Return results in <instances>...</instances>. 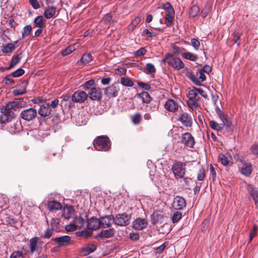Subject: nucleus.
Returning a JSON list of instances; mask_svg holds the SVG:
<instances>
[{
    "label": "nucleus",
    "instance_id": "obj_1",
    "mask_svg": "<svg viewBox=\"0 0 258 258\" xmlns=\"http://www.w3.org/2000/svg\"><path fill=\"white\" fill-rule=\"evenodd\" d=\"M186 164L185 162L175 160L172 165L171 170L176 180L183 178L186 172Z\"/></svg>",
    "mask_w": 258,
    "mask_h": 258
},
{
    "label": "nucleus",
    "instance_id": "obj_2",
    "mask_svg": "<svg viewBox=\"0 0 258 258\" xmlns=\"http://www.w3.org/2000/svg\"><path fill=\"white\" fill-rule=\"evenodd\" d=\"M94 146L97 151H108L111 148V142L109 139L104 136L98 137L93 142Z\"/></svg>",
    "mask_w": 258,
    "mask_h": 258
},
{
    "label": "nucleus",
    "instance_id": "obj_3",
    "mask_svg": "<svg viewBox=\"0 0 258 258\" xmlns=\"http://www.w3.org/2000/svg\"><path fill=\"white\" fill-rule=\"evenodd\" d=\"M188 106L192 109H195L200 105V98L196 90V87L189 90L187 94Z\"/></svg>",
    "mask_w": 258,
    "mask_h": 258
},
{
    "label": "nucleus",
    "instance_id": "obj_4",
    "mask_svg": "<svg viewBox=\"0 0 258 258\" xmlns=\"http://www.w3.org/2000/svg\"><path fill=\"white\" fill-rule=\"evenodd\" d=\"M37 110L34 108H29L22 110L20 117L24 120L30 121L33 120L37 116Z\"/></svg>",
    "mask_w": 258,
    "mask_h": 258
},
{
    "label": "nucleus",
    "instance_id": "obj_5",
    "mask_svg": "<svg viewBox=\"0 0 258 258\" xmlns=\"http://www.w3.org/2000/svg\"><path fill=\"white\" fill-rule=\"evenodd\" d=\"M52 240L57 244V247H64L72 244V240L69 235H63L60 237L52 238Z\"/></svg>",
    "mask_w": 258,
    "mask_h": 258
},
{
    "label": "nucleus",
    "instance_id": "obj_6",
    "mask_svg": "<svg viewBox=\"0 0 258 258\" xmlns=\"http://www.w3.org/2000/svg\"><path fill=\"white\" fill-rule=\"evenodd\" d=\"M120 91L117 84H113L106 87L104 90V94L109 98H114L117 96Z\"/></svg>",
    "mask_w": 258,
    "mask_h": 258
},
{
    "label": "nucleus",
    "instance_id": "obj_7",
    "mask_svg": "<svg viewBox=\"0 0 258 258\" xmlns=\"http://www.w3.org/2000/svg\"><path fill=\"white\" fill-rule=\"evenodd\" d=\"M169 66L175 70H179L184 67V64L179 57L174 56L171 53L170 60H169Z\"/></svg>",
    "mask_w": 258,
    "mask_h": 258
},
{
    "label": "nucleus",
    "instance_id": "obj_8",
    "mask_svg": "<svg viewBox=\"0 0 258 258\" xmlns=\"http://www.w3.org/2000/svg\"><path fill=\"white\" fill-rule=\"evenodd\" d=\"M113 222L116 225L125 226L129 223V217L126 214H118L115 218L113 217Z\"/></svg>",
    "mask_w": 258,
    "mask_h": 258
},
{
    "label": "nucleus",
    "instance_id": "obj_9",
    "mask_svg": "<svg viewBox=\"0 0 258 258\" xmlns=\"http://www.w3.org/2000/svg\"><path fill=\"white\" fill-rule=\"evenodd\" d=\"M88 97V94L83 91H76L72 97V100L76 103H81L84 102Z\"/></svg>",
    "mask_w": 258,
    "mask_h": 258
},
{
    "label": "nucleus",
    "instance_id": "obj_10",
    "mask_svg": "<svg viewBox=\"0 0 258 258\" xmlns=\"http://www.w3.org/2000/svg\"><path fill=\"white\" fill-rule=\"evenodd\" d=\"M181 142L188 148H192L195 143L194 137L189 133H185L182 135Z\"/></svg>",
    "mask_w": 258,
    "mask_h": 258
},
{
    "label": "nucleus",
    "instance_id": "obj_11",
    "mask_svg": "<svg viewBox=\"0 0 258 258\" xmlns=\"http://www.w3.org/2000/svg\"><path fill=\"white\" fill-rule=\"evenodd\" d=\"M88 97L92 100H100L102 97L101 89L99 87H92L89 91Z\"/></svg>",
    "mask_w": 258,
    "mask_h": 258
},
{
    "label": "nucleus",
    "instance_id": "obj_12",
    "mask_svg": "<svg viewBox=\"0 0 258 258\" xmlns=\"http://www.w3.org/2000/svg\"><path fill=\"white\" fill-rule=\"evenodd\" d=\"M232 156L229 153L225 154H220L218 155V161L224 166H231L232 164Z\"/></svg>",
    "mask_w": 258,
    "mask_h": 258
},
{
    "label": "nucleus",
    "instance_id": "obj_13",
    "mask_svg": "<svg viewBox=\"0 0 258 258\" xmlns=\"http://www.w3.org/2000/svg\"><path fill=\"white\" fill-rule=\"evenodd\" d=\"M179 107V105L177 101L169 99L165 103L164 107L168 111L175 112L177 111Z\"/></svg>",
    "mask_w": 258,
    "mask_h": 258
},
{
    "label": "nucleus",
    "instance_id": "obj_14",
    "mask_svg": "<svg viewBox=\"0 0 258 258\" xmlns=\"http://www.w3.org/2000/svg\"><path fill=\"white\" fill-rule=\"evenodd\" d=\"M186 204L185 199L180 196L175 197L172 203V207L177 210H182L186 207Z\"/></svg>",
    "mask_w": 258,
    "mask_h": 258
},
{
    "label": "nucleus",
    "instance_id": "obj_15",
    "mask_svg": "<svg viewBox=\"0 0 258 258\" xmlns=\"http://www.w3.org/2000/svg\"><path fill=\"white\" fill-rule=\"evenodd\" d=\"M100 227L108 228L111 226V223L113 222V216L112 215L103 216L99 219Z\"/></svg>",
    "mask_w": 258,
    "mask_h": 258
},
{
    "label": "nucleus",
    "instance_id": "obj_16",
    "mask_svg": "<svg viewBox=\"0 0 258 258\" xmlns=\"http://www.w3.org/2000/svg\"><path fill=\"white\" fill-rule=\"evenodd\" d=\"M147 225L148 222L146 219L138 218L134 221L133 227L134 229L137 230H142L145 228L147 226Z\"/></svg>",
    "mask_w": 258,
    "mask_h": 258
},
{
    "label": "nucleus",
    "instance_id": "obj_17",
    "mask_svg": "<svg viewBox=\"0 0 258 258\" xmlns=\"http://www.w3.org/2000/svg\"><path fill=\"white\" fill-rule=\"evenodd\" d=\"M178 120L181 122L186 127L191 126V117L186 112L180 113Z\"/></svg>",
    "mask_w": 258,
    "mask_h": 258
},
{
    "label": "nucleus",
    "instance_id": "obj_18",
    "mask_svg": "<svg viewBox=\"0 0 258 258\" xmlns=\"http://www.w3.org/2000/svg\"><path fill=\"white\" fill-rule=\"evenodd\" d=\"M100 227L99 219L91 217L88 220L87 227L89 230H96Z\"/></svg>",
    "mask_w": 258,
    "mask_h": 258
},
{
    "label": "nucleus",
    "instance_id": "obj_19",
    "mask_svg": "<svg viewBox=\"0 0 258 258\" xmlns=\"http://www.w3.org/2000/svg\"><path fill=\"white\" fill-rule=\"evenodd\" d=\"M247 189L249 195L252 197L255 205L258 208V190L251 184H248Z\"/></svg>",
    "mask_w": 258,
    "mask_h": 258
},
{
    "label": "nucleus",
    "instance_id": "obj_20",
    "mask_svg": "<svg viewBox=\"0 0 258 258\" xmlns=\"http://www.w3.org/2000/svg\"><path fill=\"white\" fill-rule=\"evenodd\" d=\"M239 170L242 174L248 176L252 172V166L249 163H243L242 166L239 167Z\"/></svg>",
    "mask_w": 258,
    "mask_h": 258
},
{
    "label": "nucleus",
    "instance_id": "obj_21",
    "mask_svg": "<svg viewBox=\"0 0 258 258\" xmlns=\"http://www.w3.org/2000/svg\"><path fill=\"white\" fill-rule=\"evenodd\" d=\"M51 111V110L49 108V103H46L40 106L38 110V113L42 117H46L50 114Z\"/></svg>",
    "mask_w": 258,
    "mask_h": 258
},
{
    "label": "nucleus",
    "instance_id": "obj_22",
    "mask_svg": "<svg viewBox=\"0 0 258 258\" xmlns=\"http://www.w3.org/2000/svg\"><path fill=\"white\" fill-rule=\"evenodd\" d=\"M114 234V230L113 228L103 230L97 235V237L101 238H109L112 237Z\"/></svg>",
    "mask_w": 258,
    "mask_h": 258
},
{
    "label": "nucleus",
    "instance_id": "obj_23",
    "mask_svg": "<svg viewBox=\"0 0 258 258\" xmlns=\"http://www.w3.org/2000/svg\"><path fill=\"white\" fill-rule=\"evenodd\" d=\"M74 209L72 206H67L62 209V216L66 219H70L74 213Z\"/></svg>",
    "mask_w": 258,
    "mask_h": 258
},
{
    "label": "nucleus",
    "instance_id": "obj_24",
    "mask_svg": "<svg viewBox=\"0 0 258 258\" xmlns=\"http://www.w3.org/2000/svg\"><path fill=\"white\" fill-rule=\"evenodd\" d=\"M47 208L50 211L52 212L61 209L62 206L59 202L54 200L48 202Z\"/></svg>",
    "mask_w": 258,
    "mask_h": 258
},
{
    "label": "nucleus",
    "instance_id": "obj_25",
    "mask_svg": "<svg viewBox=\"0 0 258 258\" xmlns=\"http://www.w3.org/2000/svg\"><path fill=\"white\" fill-rule=\"evenodd\" d=\"M56 8L54 7H48V8L45 9L44 12V16L47 19H50L54 16L56 13Z\"/></svg>",
    "mask_w": 258,
    "mask_h": 258
},
{
    "label": "nucleus",
    "instance_id": "obj_26",
    "mask_svg": "<svg viewBox=\"0 0 258 258\" xmlns=\"http://www.w3.org/2000/svg\"><path fill=\"white\" fill-rule=\"evenodd\" d=\"M38 242V237H34L30 239L29 247L31 253H33L37 250Z\"/></svg>",
    "mask_w": 258,
    "mask_h": 258
},
{
    "label": "nucleus",
    "instance_id": "obj_27",
    "mask_svg": "<svg viewBox=\"0 0 258 258\" xmlns=\"http://www.w3.org/2000/svg\"><path fill=\"white\" fill-rule=\"evenodd\" d=\"M186 76L194 83L195 84H196L197 86H201L202 84H201L200 81L199 80V79L196 77L192 72L187 71L185 73Z\"/></svg>",
    "mask_w": 258,
    "mask_h": 258
},
{
    "label": "nucleus",
    "instance_id": "obj_28",
    "mask_svg": "<svg viewBox=\"0 0 258 258\" xmlns=\"http://www.w3.org/2000/svg\"><path fill=\"white\" fill-rule=\"evenodd\" d=\"M224 123H218L217 122L211 120L209 122L210 126L213 130L217 131L218 132H222V130L224 128Z\"/></svg>",
    "mask_w": 258,
    "mask_h": 258
},
{
    "label": "nucleus",
    "instance_id": "obj_29",
    "mask_svg": "<svg viewBox=\"0 0 258 258\" xmlns=\"http://www.w3.org/2000/svg\"><path fill=\"white\" fill-rule=\"evenodd\" d=\"M27 82H23L22 86L20 88H17L13 91V94L15 96L23 95L26 92Z\"/></svg>",
    "mask_w": 258,
    "mask_h": 258
},
{
    "label": "nucleus",
    "instance_id": "obj_30",
    "mask_svg": "<svg viewBox=\"0 0 258 258\" xmlns=\"http://www.w3.org/2000/svg\"><path fill=\"white\" fill-rule=\"evenodd\" d=\"M181 55L183 58L192 61H196L198 58L197 54L190 52H185L182 53Z\"/></svg>",
    "mask_w": 258,
    "mask_h": 258
},
{
    "label": "nucleus",
    "instance_id": "obj_31",
    "mask_svg": "<svg viewBox=\"0 0 258 258\" xmlns=\"http://www.w3.org/2000/svg\"><path fill=\"white\" fill-rule=\"evenodd\" d=\"M174 15L175 12L172 13H166L165 17V24L167 27H169L172 25L174 18Z\"/></svg>",
    "mask_w": 258,
    "mask_h": 258
},
{
    "label": "nucleus",
    "instance_id": "obj_32",
    "mask_svg": "<svg viewBox=\"0 0 258 258\" xmlns=\"http://www.w3.org/2000/svg\"><path fill=\"white\" fill-rule=\"evenodd\" d=\"M141 21V18L140 17H136L135 18L130 24L128 25L127 29L129 31L132 32L134 31L136 27L139 24Z\"/></svg>",
    "mask_w": 258,
    "mask_h": 258
},
{
    "label": "nucleus",
    "instance_id": "obj_33",
    "mask_svg": "<svg viewBox=\"0 0 258 258\" xmlns=\"http://www.w3.org/2000/svg\"><path fill=\"white\" fill-rule=\"evenodd\" d=\"M92 56L91 53L84 54L80 59L81 62L84 65H87L92 61Z\"/></svg>",
    "mask_w": 258,
    "mask_h": 258
},
{
    "label": "nucleus",
    "instance_id": "obj_34",
    "mask_svg": "<svg viewBox=\"0 0 258 258\" xmlns=\"http://www.w3.org/2000/svg\"><path fill=\"white\" fill-rule=\"evenodd\" d=\"M200 8L197 5H194L192 6L189 12V16L190 18H195L199 13Z\"/></svg>",
    "mask_w": 258,
    "mask_h": 258
},
{
    "label": "nucleus",
    "instance_id": "obj_35",
    "mask_svg": "<svg viewBox=\"0 0 258 258\" xmlns=\"http://www.w3.org/2000/svg\"><path fill=\"white\" fill-rule=\"evenodd\" d=\"M15 108V107L13 101H9L1 108V112H6L8 111L13 110Z\"/></svg>",
    "mask_w": 258,
    "mask_h": 258
},
{
    "label": "nucleus",
    "instance_id": "obj_36",
    "mask_svg": "<svg viewBox=\"0 0 258 258\" xmlns=\"http://www.w3.org/2000/svg\"><path fill=\"white\" fill-rule=\"evenodd\" d=\"M143 102L145 103H149L151 101L152 98L148 92H143L139 95Z\"/></svg>",
    "mask_w": 258,
    "mask_h": 258
},
{
    "label": "nucleus",
    "instance_id": "obj_37",
    "mask_svg": "<svg viewBox=\"0 0 258 258\" xmlns=\"http://www.w3.org/2000/svg\"><path fill=\"white\" fill-rule=\"evenodd\" d=\"M120 83L124 86L126 87H133L134 85V82L132 80L127 77H122L120 79Z\"/></svg>",
    "mask_w": 258,
    "mask_h": 258
},
{
    "label": "nucleus",
    "instance_id": "obj_38",
    "mask_svg": "<svg viewBox=\"0 0 258 258\" xmlns=\"http://www.w3.org/2000/svg\"><path fill=\"white\" fill-rule=\"evenodd\" d=\"M96 246L94 244L90 243L86 245L84 248L83 250L86 252V254H89L94 252L96 249Z\"/></svg>",
    "mask_w": 258,
    "mask_h": 258
},
{
    "label": "nucleus",
    "instance_id": "obj_39",
    "mask_svg": "<svg viewBox=\"0 0 258 258\" xmlns=\"http://www.w3.org/2000/svg\"><path fill=\"white\" fill-rule=\"evenodd\" d=\"M74 222L76 224V227H77L78 229H80L84 226L85 221L82 217H78L75 218Z\"/></svg>",
    "mask_w": 258,
    "mask_h": 258
},
{
    "label": "nucleus",
    "instance_id": "obj_40",
    "mask_svg": "<svg viewBox=\"0 0 258 258\" xmlns=\"http://www.w3.org/2000/svg\"><path fill=\"white\" fill-rule=\"evenodd\" d=\"M76 44L71 45L66 48L65 49L62 51L61 54L63 56H67L73 52L76 49Z\"/></svg>",
    "mask_w": 258,
    "mask_h": 258
},
{
    "label": "nucleus",
    "instance_id": "obj_41",
    "mask_svg": "<svg viewBox=\"0 0 258 258\" xmlns=\"http://www.w3.org/2000/svg\"><path fill=\"white\" fill-rule=\"evenodd\" d=\"M34 22L36 24V26L39 27L40 28L45 26L43 17L42 16L36 17L34 20Z\"/></svg>",
    "mask_w": 258,
    "mask_h": 258
},
{
    "label": "nucleus",
    "instance_id": "obj_42",
    "mask_svg": "<svg viewBox=\"0 0 258 258\" xmlns=\"http://www.w3.org/2000/svg\"><path fill=\"white\" fill-rule=\"evenodd\" d=\"M20 60V57L19 55L13 56L12 58L10 66L9 67H7L6 70H8L14 68L19 62Z\"/></svg>",
    "mask_w": 258,
    "mask_h": 258
},
{
    "label": "nucleus",
    "instance_id": "obj_43",
    "mask_svg": "<svg viewBox=\"0 0 258 258\" xmlns=\"http://www.w3.org/2000/svg\"><path fill=\"white\" fill-rule=\"evenodd\" d=\"M32 30V27L31 25H28L25 26L22 32V38L24 39L28 36L31 33Z\"/></svg>",
    "mask_w": 258,
    "mask_h": 258
},
{
    "label": "nucleus",
    "instance_id": "obj_44",
    "mask_svg": "<svg viewBox=\"0 0 258 258\" xmlns=\"http://www.w3.org/2000/svg\"><path fill=\"white\" fill-rule=\"evenodd\" d=\"M156 71V69L153 64L151 63H147L146 64V69L144 72L147 74H151L155 73Z\"/></svg>",
    "mask_w": 258,
    "mask_h": 258
},
{
    "label": "nucleus",
    "instance_id": "obj_45",
    "mask_svg": "<svg viewBox=\"0 0 258 258\" xmlns=\"http://www.w3.org/2000/svg\"><path fill=\"white\" fill-rule=\"evenodd\" d=\"M2 113L4 114V117L5 118V120H7V122L11 121L12 119L15 117V114L13 110Z\"/></svg>",
    "mask_w": 258,
    "mask_h": 258
},
{
    "label": "nucleus",
    "instance_id": "obj_46",
    "mask_svg": "<svg viewBox=\"0 0 258 258\" xmlns=\"http://www.w3.org/2000/svg\"><path fill=\"white\" fill-rule=\"evenodd\" d=\"M15 49V46L13 43H9L3 47V51L4 53H9Z\"/></svg>",
    "mask_w": 258,
    "mask_h": 258
},
{
    "label": "nucleus",
    "instance_id": "obj_47",
    "mask_svg": "<svg viewBox=\"0 0 258 258\" xmlns=\"http://www.w3.org/2000/svg\"><path fill=\"white\" fill-rule=\"evenodd\" d=\"M197 78L200 81L201 83L206 81L207 77L201 69H198L196 72Z\"/></svg>",
    "mask_w": 258,
    "mask_h": 258
},
{
    "label": "nucleus",
    "instance_id": "obj_48",
    "mask_svg": "<svg viewBox=\"0 0 258 258\" xmlns=\"http://www.w3.org/2000/svg\"><path fill=\"white\" fill-rule=\"evenodd\" d=\"M95 84V81L93 79H91L87 82H86L83 85V88L86 90H90L92 86H93Z\"/></svg>",
    "mask_w": 258,
    "mask_h": 258
},
{
    "label": "nucleus",
    "instance_id": "obj_49",
    "mask_svg": "<svg viewBox=\"0 0 258 258\" xmlns=\"http://www.w3.org/2000/svg\"><path fill=\"white\" fill-rule=\"evenodd\" d=\"M141 114L139 112L135 113L133 116H132V122L135 124H139L141 121Z\"/></svg>",
    "mask_w": 258,
    "mask_h": 258
},
{
    "label": "nucleus",
    "instance_id": "obj_50",
    "mask_svg": "<svg viewBox=\"0 0 258 258\" xmlns=\"http://www.w3.org/2000/svg\"><path fill=\"white\" fill-rule=\"evenodd\" d=\"M10 258H24V254L19 250L14 251L10 255Z\"/></svg>",
    "mask_w": 258,
    "mask_h": 258
},
{
    "label": "nucleus",
    "instance_id": "obj_51",
    "mask_svg": "<svg viewBox=\"0 0 258 258\" xmlns=\"http://www.w3.org/2000/svg\"><path fill=\"white\" fill-rule=\"evenodd\" d=\"M258 230V227L256 225H254L252 228V229L250 230L249 233V238L248 242H250L252 240L254 237L256 235L257 233V231Z\"/></svg>",
    "mask_w": 258,
    "mask_h": 258
},
{
    "label": "nucleus",
    "instance_id": "obj_52",
    "mask_svg": "<svg viewBox=\"0 0 258 258\" xmlns=\"http://www.w3.org/2000/svg\"><path fill=\"white\" fill-rule=\"evenodd\" d=\"M162 8L166 11V13L174 12V10L171 4L167 2L164 4Z\"/></svg>",
    "mask_w": 258,
    "mask_h": 258
},
{
    "label": "nucleus",
    "instance_id": "obj_53",
    "mask_svg": "<svg viewBox=\"0 0 258 258\" xmlns=\"http://www.w3.org/2000/svg\"><path fill=\"white\" fill-rule=\"evenodd\" d=\"M143 35L145 36L146 38L155 37L157 36V34L150 31L148 29H145L143 31Z\"/></svg>",
    "mask_w": 258,
    "mask_h": 258
},
{
    "label": "nucleus",
    "instance_id": "obj_54",
    "mask_svg": "<svg viewBox=\"0 0 258 258\" xmlns=\"http://www.w3.org/2000/svg\"><path fill=\"white\" fill-rule=\"evenodd\" d=\"M8 199L6 197H0V208L6 209L8 207Z\"/></svg>",
    "mask_w": 258,
    "mask_h": 258
},
{
    "label": "nucleus",
    "instance_id": "obj_55",
    "mask_svg": "<svg viewBox=\"0 0 258 258\" xmlns=\"http://www.w3.org/2000/svg\"><path fill=\"white\" fill-rule=\"evenodd\" d=\"M182 217V214L180 212L174 213L172 217V222L175 223L177 222Z\"/></svg>",
    "mask_w": 258,
    "mask_h": 258
},
{
    "label": "nucleus",
    "instance_id": "obj_56",
    "mask_svg": "<svg viewBox=\"0 0 258 258\" xmlns=\"http://www.w3.org/2000/svg\"><path fill=\"white\" fill-rule=\"evenodd\" d=\"M205 177V171L203 168L199 170L197 174V180L198 181H203Z\"/></svg>",
    "mask_w": 258,
    "mask_h": 258
},
{
    "label": "nucleus",
    "instance_id": "obj_57",
    "mask_svg": "<svg viewBox=\"0 0 258 258\" xmlns=\"http://www.w3.org/2000/svg\"><path fill=\"white\" fill-rule=\"evenodd\" d=\"M147 52L145 47H141L134 52V55L136 57H140L144 55Z\"/></svg>",
    "mask_w": 258,
    "mask_h": 258
},
{
    "label": "nucleus",
    "instance_id": "obj_58",
    "mask_svg": "<svg viewBox=\"0 0 258 258\" xmlns=\"http://www.w3.org/2000/svg\"><path fill=\"white\" fill-rule=\"evenodd\" d=\"M224 128H225L226 132L229 133L231 134L233 131V125L231 122L227 120L226 122H224Z\"/></svg>",
    "mask_w": 258,
    "mask_h": 258
},
{
    "label": "nucleus",
    "instance_id": "obj_59",
    "mask_svg": "<svg viewBox=\"0 0 258 258\" xmlns=\"http://www.w3.org/2000/svg\"><path fill=\"white\" fill-rule=\"evenodd\" d=\"M53 228H48L45 231L44 234L42 235L43 238H49L53 234Z\"/></svg>",
    "mask_w": 258,
    "mask_h": 258
},
{
    "label": "nucleus",
    "instance_id": "obj_60",
    "mask_svg": "<svg viewBox=\"0 0 258 258\" xmlns=\"http://www.w3.org/2000/svg\"><path fill=\"white\" fill-rule=\"evenodd\" d=\"M190 41L194 49L196 50H199L200 46V42L199 40L196 38H191Z\"/></svg>",
    "mask_w": 258,
    "mask_h": 258
},
{
    "label": "nucleus",
    "instance_id": "obj_61",
    "mask_svg": "<svg viewBox=\"0 0 258 258\" xmlns=\"http://www.w3.org/2000/svg\"><path fill=\"white\" fill-rule=\"evenodd\" d=\"M12 75H9L6 76L3 80L2 83H5L6 85H8L10 84L13 83L14 82V81L12 78Z\"/></svg>",
    "mask_w": 258,
    "mask_h": 258
},
{
    "label": "nucleus",
    "instance_id": "obj_62",
    "mask_svg": "<svg viewBox=\"0 0 258 258\" xmlns=\"http://www.w3.org/2000/svg\"><path fill=\"white\" fill-rule=\"evenodd\" d=\"M25 73V71L24 70H23L21 68H19L17 69L16 71L14 72L11 74V75L12 77H19L22 75H23Z\"/></svg>",
    "mask_w": 258,
    "mask_h": 258
},
{
    "label": "nucleus",
    "instance_id": "obj_63",
    "mask_svg": "<svg viewBox=\"0 0 258 258\" xmlns=\"http://www.w3.org/2000/svg\"><path fill=\"white\" fill-rule=\"evenodd\" d=\"M23 100V98H19L16 99L15 100L13 101V102L14 104L15 108H22L23 106L22 103Z\"/></svg>",
    "mask_w": 258,
    "mask_h": 258
},
{
    "label": "nucleus",
    "instance_id": "obj_64",
    "mask_svg": "<svg viewBox=\"0 0 258 258\" xmlns=\"http://www.w3.org/2000/svg\"><path fill=\"white\" fill-rule=\"evenodd\" d=\"M251 153L258 157V143H254L250 148Z\"/></svg>",
    "mask_w": 258,
    "mask_h": 258
}]
</instances>
